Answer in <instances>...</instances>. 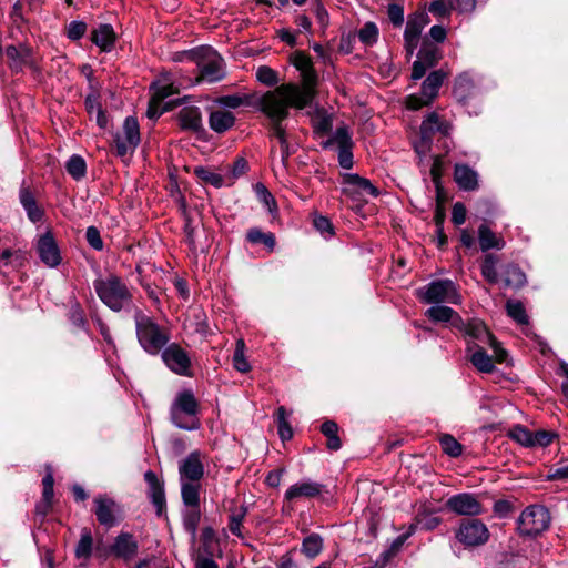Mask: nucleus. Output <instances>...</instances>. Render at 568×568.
Masks as SVG:
<instances>
[{"label": "nucleus", "instance_id": "1", "mask_svg": "<svg viewBox=\"0 0 568 568\" xmlns=\"http://www.w3.org/2000/svg\"><path fill=\"white\" fill-rule=\"evenodd\" d=\"M291 62L301 72L304 88L301 89L294 83H284L272 92L276 93L285 103L292 104L296 109H304L315 97L314 87L317 83V75L311 58L303 51H295L291 55Z\"/></svg>", "mask_w": 568, "mask_h": 568}, {"label": "nucleus", "instance_id": "2", "mask_svg": "<svg viewBox=\"0 0 568 568\" xmlns=\"http://www.w3.org/2000/svg\"><path fill=\"white\" fill-rule=\"evenodd\" d=\"M260 106L261 111L271 120L270 128L272 136L278 139L282 150V163L286 165L291 155V149L281 122L288 116V108L292 106V104L285 103V101L280 99L274 92H266L260 98Z\"/></svg>", "mask_w": 568, "mask_h": 568}, {"label": "nucleus", "instance_id": "3", "mask_svg": "<svg viewBox=\"0 0 568 568\" xmlns=\"http://www.w3.org/2000/svg\"><path fill=\"white\" fill-rule=\"evenodd\" d=\"M191 61L195 62L200 74L196 78V82L206 80L209 82H215L222 80L225 77L223 70V59L221 55L210 47H200L193 49L190 53Z\"/></svg>", "mask_w": 568, "mask_h": 568}, {"label": "nucleus", "instance_id": "4", "mask_svg": "<svg viewBox=\"0 0 568 568\" xmlns=\"http://www.w3.org/2000/svg\"><path fill=\"white\" fill-rule=\"evenodd\" d=\"M551 516L541 505L526 507L517 519V530L521 537L535 538L549 528Z\"/></svg>", "mask_w": 568, "mask_h": 568}, {"label": "nucleus", "instance_id": "5", "mask_svg": "<svg viewBox=\"0 0 568 568\" xmlns=\"http://www.w3.org/2000/svg\"><path fill=\"white\" fill-rule=\"evenodd\" d=\"M94 287L100 300L114 312L121 311L132 300L125 284L114 275L106 280H97Z\"/></svg>", "mask_w": 568, "mask_h": 568}, {"label": "nucleus", "instance_id": "6", "mask_svg": "<svg viewBox=\"0 0 568 568\" xmlns=\"http://www.w3.org/2000/svg\"><path fill=\"white\" fill-rule=\"evenodd\" d=\"M136 335L141 346L150 354H158L168 343V336L158 324L142 312L135 314Z\"/></svg>", "mask_w": 568, "mask_h": 568}, {"label": "nucleus", "instance_id": "7", "mask_svg": "<svg viewBox=\"0 0 568 568\" xmlns=\"http://www.w3.org/2000/svg\"><path fill=\"white\" fill-rule=\"evenodd\" d=\"M419 297L428 304H440L448 302L459 304L462 297L450 280H438L429 283L424 291H419Z\"/></svg>", "mask_w": 568, "mask_h": 568}, {"label": "nucleus", "instance_id": "8", "mask_svg": "<svg viewBox=\"0 0 568 568\" xmlns=\"http://www.w3.org/2000/svg\"><path fill=\"white\" fill-rule=\"evenodd\" d=\"M456 539L466 547H477L489 539L487 526L479 519H463L455 535Z\"/></svg>", "mask_w": 568, "mask_h": 568}, {"label": "nucleus", "instance_id": "9", "mask_svg": "<svg viewBox=\"0 0 568 568\" xmlns=\"http://www.w3.org/2000/svg\"><path fill=\"white\" fill-rule=\"evenodd\" d=\"M343 185L342 193L353 200H361L367 194L376 197L379 194L377 187L369 180L358 174H343Z\"/></svg>", "mask_w": 568, "mask_h": 568}, {"label": "nucleus", "instance_id": "10", "mask_svg": "<svg viewBox=\"0 0 568 568\" xmlns=\"http://www.w3.org/2000/svg\"><path fill=\"white\" fill-rule=\"evenodd\" d=\"M445 507L460 516L474 517L484 513L483 505L471 494H458L447 499Z\"/></svg>", "mask_w": 568, "mask_h": 568}, {"label": "nucleus", "instance_id": "11", "mask_svg": "<svg viewBox=\"0 0 568 568\" xmlns=\"http://www.w3.org/2000/svg\"><path fill=\"white\" fill-rule=\"evenodd\" d=\"M162 359L170 369L180 375H187L191 365L185 351L178 344L169 345L162 353Z\"/></svg>", "mask_w": 568, "mask_h": 568}, {"label": "nucleus", "instance_id": "12", "mask_svg": "<svg viewBox=\"0 0 568 568\" xmlns=\"http://www.w3.org/2000/svg\"><path fill=\"white\" fill-rule=\"evenodd\" d=\"M38 253L40 260L48 266H58L61 262L60 250L51 232L40 236L38 241Z\"/></svg>", "mask_w": 568, "mask_h": 568}, {"label": "nucleus", "instance_id": "13", "mask_svg": "<svg viewBox=\"0 0 568 568\" xmlns=\"http://www.w3.org/2000/svg\"><path fill=\"white\" fill-rule=\"evenodd\" d=\"M144 479L149 485L148 495L152 501V504L156 508V515L161 517L166 508V499L164 493V485L159 480L158 476L154 471L148 470L144 474Z\"/></svg>", "mask_w": 568, "mask_h": 568}, {"label": "nucleus", "instance_id": "14", "mask_svg": "<svg viewBox=\"0 0 568 568\" xmlns=\"http://www.w3.org/2000/svg\"><path fill=\"white\" fill-rule=\"evenodd\" d=\"M112 555L124 560L131 559L138 552V542L133 539V535L121 532L110 546Z\"/></svg>", "mask_w": 568, "mask_h": 568}, {"label": "nucleus", "instance_id": "15", "mask_svg": "<svg viewBox=\"0 0 568 568\" xmlns=\"http://www.w3.org/2000/svg\"><path fill=\"white\" fill-rule=\"evenodd\" d=\"M97 505L95 507V516L98 521L106 527L114 526L115 519V509L118 508L116 503L112 498L99 496L94 499Z\"/></svg>", "mask_w": 568, "mask_h": 568}, {"label": "nucleus", "instance_id": "16", "mask_svg": "<svg viewBox=\"0 0 568 568\" xmlns=\"http://www.w3.org/2000/svg\"><path fill=\"white\" fill-rule=\"evenodd\" d=\"M180 474L182 478L191 481H197L203 477L204 468L200 460V453L192 452L180 465Z\"/></svg>", "mask_w": 568, "mask_h": 568}, {"label": "nucleus", "instance_id": "17", "mask_svg": "<svg viewBox=\"0 0 568 568\" xmlns=\"http://www.w3.org/2000/svg\"><path fill=\"white\" fill-rule=\"evenodd\" d=\"M454 180L464 191H475L478 189V174L467 164L455 165Z\"/></svg>", "mask_w": 568, "mask_h": 568}, {"label": "nucleus", "instance_id": "18", "mask_svg": "<svg viewBox=\"0 0 568 568\" xmlns=\"http://www.w3.org/2000/svg\"><path fill=\"white\" fill-rule=\"evenodd\" d=\"M178 119L180 126L183 130L192 131L194 133L203 131L201 111L197 106L183 108L179 112Z\"/></svg>", "mask_w": 568, "mask_h": 568}, {"label": "nucleus", "instance_id": "19", "mask_svg": "<svg viewBox=\"0 0 568 568\" xmlns=\"http://www.w3.org/2000/svg\"><path fill=\"white\" fill-rule=\"evenodd\" d=\"M116 34L111 24H100L91 34V41L102 51L109 52L114 47Z\"/></svg>", "mask_w": 568, "mask_h": 568}, {"label": "nucleus", "instance_id": "20", "mask_svg": "<svg viewBox=\"0 0 568 568\" xmlns=\"http://www.w3.org/2000/svg\"><path fill=\"white\" fill-rule=\"evenodd\" d=\"M171 408L184 413L187 418H196L199 403L191 390H184L176 396Z\"/></svg>", "mask_w": 568, "mask_h": 568}, {"label": "nucleus", "instance_id": "21", "mask_svg": "<svg viewBox=\"0 0 568 568\" xmlns=\"http://www.w3.org/2000/svg\"><path fill=\"white\" fill-rule=\"evenodd\" d=\"M448 77V73L443 69L432 71L422 83V94L427 98L428 101H433L437 94L444 80Z\"/></svg>", "mask_w": 568, "mask_h": 568}, {"label": "nucleus", "instance_id": "22", "mask_svg": "<svg viewBox=\"0 0 568 568\" xmlns=\"http://www.w3.org/2000/svg\"><path fill=\"white\" fill-rule=\"evenodd\" d=\"M471 349H474L470 356L471 364L481 373H493L495 371L493 357L486 353L484 347L473 342L468 344V351Z\"/></svg>", "mask_w": 568, "mask_h": 568}, {"label": "nucleus", "instance_id": "23", "mask_svg": "<svg viewBox=\"0 0 568 568\" xmlns=\"http://www.w3.org/2000/svg\"><path fill=\"white\" fill-rule=\"evenodd\" d=\"M417 59L420 60L429 69L437 65L442 59V52L427 37L422 40V47L417 53Z\"/></svg>", "mask_w": 568, "mask_h": 568}, {"label": "nucleus", "instance_id": "24", "mask_svg": "<svg viewBox=\"0 0 568 568\" xmlns=\"http://www.w3.org/2000/svg\"><path fill=\"white\" fill-rule=\"evenodd\" d=\"M478 241L483 252L491 248L501 250L505 246L503 237H498L486 223L478 227Z\"/></svg>", "mask_w": 568, "mask_h": 568}, {"label": "nucleus", "instance_id": "25", "mask_svg": "<svg viewBox=\"0 0 568 568\" xmlns=\"http://www.w3.org/2000/svg\"><path fill=\"white\" fill-rule=\"evenodd\" d=\"M235 116L230 111L216 110L211 112L209 124L216 133H223L234 125Z\"/></svg>", "mask_w": 568, "mask_h": 568}, {"label": "nucleus", "instance_id": "26", "mask_svg": "<svg viewBox=\"0 0 568 568\" xmlns=\"http://www.w3.org/2000/svg\"><path fill=\"white\" fill-rule=\"evenodd\" d=\"M323 485L317 483H302L301 485H293L285 494L287 500H293L298 497H315L321 494Z\"/></svg>", "mask_w": 568, "mask_h": 568}, {"label": "nucleus", "instance_id": "27", "mask_svg": "<svg viewBox=\"0 0 568 568\" xmlns=\"http://www.w3.org/2000/svg\"><path fill=\"white\" fill-rule=\"evenodd\" d=\"M429 21V17L426 12H414L408 17L404 34L413 38H419L424 27L428 24Z\"/></svg>", "mask_w": 568, "mask_h": 568}, {"label": "nucleus", "instance_id": "28", "mask_svg": "<svg viewBox=\"0 0 568 568\" xmlns=\"http://www.w3.org/2000/svg\"><path fill=\"white\" fill-rule=\"evenodd\" d=\"M20 202L32 222H38L42 219L43 212L38 207L36 199L29 189H21Z\"/></svg>", "mask_w": 568, "mask_h": 568}, {"label": "nucleus", "instance_id": "29", "mask_svg": "<svg viewBox=\"0 0 568 568\" xmlns=\"http://www.w3.org/2000/svg\"><path fill=\"white\" fill-rule=\"evenodd\" d=\"M312 116L314 132L320 135L328 134L332 131V119L326 114L324 109H316L313 113L307 112Z\"/></svg>", "mask_w": 568, "mask_h": 568}, {"label": "nucleus", "instance_id": "30", "mask_svg": "<svg viewBox=\"0 0 568 568\" xmlns=\"http://www.w3.org/2000/svg\"><path fill=\"white\" fill-rule=\"evenodd\" d=\"M527 283L526 274L516 264H509L505 268L504 284L508 287L519 290Z\"/></svg>", "mask_w": 568, "mask_h": 568}, {"label": "nucleus", "instance_id": "31", "mask_svg": "<svg viewBox=\"0 0 568 568\" xmlns=\"http://www.w3.org/2000/svg\"><path fill=\"white\" fill-rule=\"evenodd\" d=\"M466 335L483 343H495V336L487 329L484 322L478 320L468 322Z\"/></svg>", "mask_w": 568, "mask_h": 568}, {"label": "nucleus", "instance_id": "32", "mask_svg": "<svg viewBox=\"0 0 568 568\" xmlns=\"http://www.w3.org/2000/svg\"><path fill=\"white\" fill-rule=\"evenodd\" d=\"M322 434L327 438L326 446L331 450H338L342 447V440L338 437V425L334 420H325L321 426Z\"/></svg>", "mask_w": 568, "mask_h": 568}, {"label": "nucleus", "instance_id": "33", "mask_svg": "<svg viewBox=\"0 0 568 568\" xmlns=\"http://www.w3.org/2000/svg\"><path fill=\"white\" fill-rule=\"evenodd\" d=\"M246 240L252 244H263L268 251L275 247V236L273 233H265L257 227H252L246 233Z\"/></svg>", "mask_w": 568, "mask_h": 568}, {"label": "nucleus", "instance_id": "34", "mask_svg": "<svg viewBox=\"0 0 568 568\" xmlns=\"http://www.w3.org/2000/svg\"><path fill=\"white\" fill-rule=\"evenodd\" d=\"M323 538L318 534L313 532L304 538L301 551L307 558L313 559L323 550Z\"/></svg>", "mask_w": 568, "mask_h": 568}, {"label": "nucleus", "instance_id": "35", "mask_svg": "<svg viewBox=\"0 0 568 568\" xmlns=\"http://www.w3.org/2000/svg\"><path fill=\"white\" fill-rule=\"evenodd\" d=\"M182 102L181 99L168 101L163 104L162 109L159 110V106L162 102L152 97L149 101V108L146 111V116L150 120L158 119L162 113L173 110L175 106L180 105Z\"/></svg>", "mask_w": 568, "mask_h": 568}, {"label": "nucleus", "instance_id": "36", "mask_svg": "<svg viewBox=\"0 0 568 568\" xmlns=\"http://www.w3.org/2000/svg\"><path fill=\"white\" fill-rule=\"evenodd\" d=\"M200 486L193 483L182 484V499L185 506L191 508L200 507Z\"/></svg>", "mask_w": 568, "mask_h": 568}, {"label": "nucleus", "instance_id": "37", "mask_svg": "<svg viewBox=\"0 0 568 568\" xmlns=\"http://www.w3.org/2000/svg\"><path fill=\"white\" fill-rule=\"evenodd\" d=\"M123 130L126 142L131 149H135L140 143V130L138 120L133 116H128L124 121Z\"/></svg>", "mask_w": 568, "mask_h": 568}, {"label": "nucleus", "instance_id": "38", "mask_svg": "<svg viewBox=\"0 0 568 568\" xmlns=\"http://www.w3.org/2000/svg\"><path fill=\"white\" fill-rule=\"evenodd\" d=\"M506 312L509 317L520 325L528 324V315L520 301L508 300L506 303Z\"/></svg>", "mask_w": 568, "mask_h": 568}, {"label": "nucleus", "instance_id": "39", "mask_svg": "<svg viewBox=\"0 0 568 568\" xmlns=\"http://www.w3.org/2000/svg\"><path fill=\"white\" fill-rule=\"evenodd\" d=\"M93 538L91 531L87 528L82 529L81 538L75 547V557L78 559H88L92 554Z\"/></svg>", "mask_w": 568, "mask_h": 568}, {"label": "nucleus", "instance_id": "40", "mask_svg": "<svg viewBox=\"0 0 568 568\" xmlns=\"http://www.w3.org/2000/svg\"><path fill=\"white\" fill-rule=\"evenodd\" d=\"M65 169L74 180H80L85 175L87 164L82 156L74 154L67 162Z\"/></svg>", "mask_w": 568, "mask_h": 568}, {"label": "nucleus", "instance_id": "41", "mask_svg": "<svg viewBox=\"0 0 568 568\" xmlns=\"http://www.w3.org/2000/svg\"><path fill=\"white\" fill-rule=\"evenodd\" d=\"M439 130L438 126V114L436 112H432L427 115V118L422 122L419 128V136L430 140L433 142V138L435 133Z\"/></svg>", "mask_w": 568, "mask_h": 568}, {"label": "nucleus", "instance_id": "42", "mask_svg": "<svg viewBox=\"0 0 568 568\" xmlns=\"http://www.w3.org/2000/svg\"><path fill=\"white\" fill-rule=\"evenodd\" d=\"M170 415L171 422L181 429L194 430L200 427V422L197 418H187L184 413L171 408Z\"/></svg>", "mask_w": 568, "mask_h": 568}, {"label": "nucleus", "instance_id": "43", "mask_svg": "<svg viewBox=\"0 0 568 568\" xmlns=\"http://www.w3.org/2000/svg\"><path fill=\"white\" fill-rule=\"evenodd\" d=\"M508 436L525 447H534L532 433L523 425L514 426L508 432Z\"/></svg>", "mask_w": 568, "mask_h": 568}, {"label": "nucleus", "instance_id": "44", "mask_svg": "<svg viewBox=\"0 0 568 568\" xmlns=\"http://www.w3.org/2000/svg\"><path fill=\"white\" fill-rule=\"evenodd\" d=\"M442 449L450 457H458L463 453V446L452 435L444 434L439 437Z\"/></svg>", "mask_w": 568, "mask_h": 568}, {"label": "nucleus", "instance_id": "45", "mask_svg": "<svg viewBox=\"0 0 568 568\" xmlns=\"http://www.w3.org/2000/svg\"><path fill=\"white\" fill-rule=\"evenodd\" d=\"M454 310L448 306L436 305L426 311V316L433 322L446 323L454 316Z\"/></svg>", "mask_w": 568, "mask_h": 568}, {"label": "nucleus", "instance_id": "46", "mask_svg": "<svg viewBox=\"0 0 568 568\" xmlns=\"http://www.w3.org/2000/svg\"><path fill=\"white\" fill-rule=\"evenodd\" d=\"M276 415H277V418H276L277 429H278V435H280L281 439L283 442L291 439L293 436V429L286 419L285 407H283V406L278 407Z\"/></svg>", "mask_w": 568, "mask_h": 568}, {"label": "nucleus", "instance_id": "47", "mask_svg": "<svg viewBox=\"0 0 568 568\" xmlns=\"http://www.w3.org/2000/svg\"><path fill=\"white\" fill-rule=\"evenodd\" d=\"M194 174L203 182L209 183L215 187H221L223 185V176L221 174L214 173L211 170L196 166L194 169Z\"/></svg>", "mask_w": 568, "mask_h": 568}, {"label": "nucleus", "instance_id": "48", "mask_svg": "<svg viewBox=\"0 0 568 568\" xmlns=\"http://www.w3.org/2000/svg\"><path fill=\"white\" fill-rule=\"evenodd\" d=\"M245 344L243 339L236 342V348L233 355V363L236 371L247 373L251 369L248 362L244 356Z\"/></svg>", "mask_w": 568, "mask_h": 568}, {"label": "nucleus", "instance_id": "49", "mask_svg": "<svg viewBox=\"0 0 568 568\" xmlns=\"http://www.w3.org/2000/svg\"><path fill=\"white\" fill-rule=\"evenodd\" d=\"M201 519V511L199 508H192L184 514L183 524L185 529L190 532L192 538L196 537L197 526Z\"/></svg>", "mask_w": 568, "mask_h": 568}, {"label": "nucleus", "instance_id": "50", "mask_svg": "<svg viewBox=\"0 0 568 568\" xmlns=\"http://www.w3.org/2000/svg\"><path fill=\"white\" fill-rule=\"evenodd\" d=\"M359 40L366 44L372 45L377 41L378 38V28L374 22H366L364 27L358 32Z\"/></svg>", "mask_w": 568, "mask_h": 568}, {"label": "nucleus", "instance_id": "51", "mask_svg": "<svg viewBox=\"0 0 568 568\" xmlns=\"http://www.w3.org/2000/svg\"><path fill=\"white\" fill-rule=\"evenodd\" d=\"M256 78L261 83L268 87L276 85L280 81L277 72L267 65L258 67Z\"/></svg>", "mask_w": 568, "mask_h": 568}, {"label": "nucleus", "instance_id": "52", "mask_svg": "<svg viewBox=\"0 0 568 568\" xmlns=\"http://www.w3.org/2000/svg\"><path fill=\"white\" fill-rule=\"evenodd\" d=\"M406 538H407L406 535L398 536L393 541L390 548L388 550H386L385 552H383L382 562L377 561L376 566H378L379 568H383L387 564V561L399 551V549L402 548Z\"/></svg>", "mask_w": 568, "mask_h": 568}, {"label": "nucleus", "instance_id": "53", "mask_svg": "<svg viewBox=\"0 0 568 568\" xmlns=\"http://www.w3.org/2000/svg\"><path fill=\"white\" fill-rule=\"evenodd\" d=\"M557 436V433L545 429L532 433L534 447H547Z\"/></svg>", "mask_w": 568, "mask_h": 568}, {"label": "nucleus", "instance_id": "54", "mask_svg": "<svg viewBox=\"0 0 568 568\" xmlns=\"http://www.w3.org/2000/svg\"><path fill=\"white\" fill-rule=\"evenodd\" d=\"M151 90H154L152 97H154L160 102L164 101L170 95L179 92L178 89L174 88L173 83L159 87L158 83L154 82L151 84Z\"/></svg>", "mask_w": 568, "mask_h": 568}, {"label": "nucleus", "instance_id": "55", "mask_svg": "<svg viewBox=\"0 0 568 568\" xmlns=\"http://www.w3.org/2000/svg\"><path fill=\"white\" fill-rule=\"evenodd\" d=\"M248 100H250L248 95H244V97H240V95H222V97L217 98L216 102L220 105H223V106H226V108H231V109H235V108H239L240 105H242L244 103L248 104Z\"/></svg>", "mask_w": 568, "mask_h": 568}, {"label": "nucleus", "instance_id": "56", "mask_svg": "<svg viewBox=\"0 0 568 568\" xmlns=\"http://www.w3.org/2000/svg\"><path fill=\"white\" fill-rule=\"evenodd\" d=\"M255 190H256V193H257L260 200L265 203V205L268 207L271 213L274 210H276V201L263 183H256Z\"/></svg>", "mask_w": 568, "mask_h": 568}, {"label": "nucleus", "instance_id": "57", "mask_svg": "<svg viewBox=\"0 0 568 568\" xmlns=\"http://www.w3.org/2000/svg\"><path fill=\"white\" fill-rule=\"evenodd\" d=\"M245 514H246V508L241 507L237 511H234L230 516L229 529L233 535H235L237 537H241L240 528H241L242 520L245 517Z\"/></svg>", "mask_w": 568, "mask_h": 568}, {"label": "nucleus", "instance_id": "58", "mask_svg": "<svg viewBox=\"0 0 568 568\" xmlns=\"http://www.w3.org/2000/svg\"><path fill=\"white\" fill-rule=\"evenodd\" d=\"M333 139L339 149L353 148V141L346 125L337 128Z\"/></svg>", "mask_w": 568, "mask_h": 568}, {"label": "nucleus", "instance_id": "59", "mask_svg": "<svg viewBox=\"0 0 568 568\" xmlns=\"http://www.w3.org/2000/svg\"><path fill=\"white\" fill-rule=\"evenodd\" d=\"M428 10L438 17H447L455 8H450V0H434L430 2Z\"/></svg>", "mask_w": 568, "mask_h": 568}, {"label": "nucleus", "instance_id": "60", "mask_svg": "<svg viewBox=\"0 0 568 568\" xmlns=\"http://www.w3.org/2000/svg\"><path fill=\"white\" fill-rule=\"evenodd\" d=\"M442 519L439 517L430 516V515H418L416 517V526L424 530H433L439 524Z\"/></svg>", "mask_w": 568, "mask_h": 568}, {"label": "nucleus", "instance_id": "61", "mask_svg": "<svg viewBox=\"0 0 568 568\" xmlns=\"http://www.w3.org/2000/svg\"><path fill=\"white\" fill-rule=\"evenodd\" d=\"M87 31V23L83 21H72L68 26L67 36L70 40L81 39Z\"/></svg>", "mask_w": 568, "mask_h": 568}, {"label": "nucleus", "instance_id": "62", "mask_svg": "<svg viewBox=\"0 0 568 568\" xmlns=\"http://www.w3.org/2000/svg\"><path fill=\"white\" fill-rule=\"evenodd\" d=\"M387 14L395 27H400L404 22V8L397 3H392L387 8Z\"/></svg>", "mask_w": 568, "mask_h": 568}, {"label": "nucleus", "instance_id": "63", "mask_svg": "<svg viewBox=\"0 0 568 568\" xmlns=\"http://www.w3.org/2000/svg\"><path fill=\"white\" fill-rule=\"evenodd\" d=\"M85 239L91 247L97 251H101L103 248V241L101 239L100 232L95 226H89L85 232Z\"/></svg>", "mask_w": 568, "mask_h": 568}, {"label": "nucleus", "instance_id": "64", "mask_svg": "<svg viewBox=\"0 0 568 568\" xmlns=\"http://www.w3.org/2000/svg\"><path fill=\"white\" fill-rule=\"evenodd\" d=\"M466 206L462 202H456L453 205L452 222L455 225H462L466 221Z\"/></svg>", "mask_w": 568, "mask_h": 568}]
</instances>
